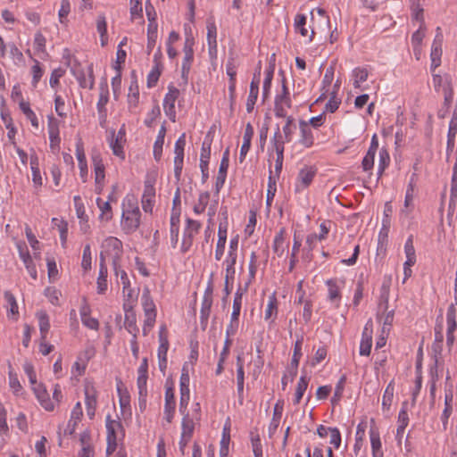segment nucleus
Masks as SVG:
<instances>
[{
	"mask_svg": "<svg viewBox=\"0 0 457 457\" xmlns=\"http://www.w3.org/2000/svg\"><path fill=\"white\" fill-rule=\"evenodd\" d=\"M276 184H277V179L275 178V176L272 175V171L270 170V176H269L268 189H267V200H266L268 206L271 205V202L273 201V198L275 196V194L277 191Z\"/></svg>",
	"mask_w": 457,
	"mask_h": 457,
	"instance_id": "45",
	"label": "nucleus"
},
{
	"mask_svg": "<svg viewBox=\"0 0 457 457\" xmlns=\"http://www.w3.org/2000/svg\"><path fill=\"white\" fill-rule=\"evenodd\" d=\"M440 28H437V32H439ZM442 42H443V36L441 33H437L431 49V71L434 72V71L440 66L441 64V56H442Z\"/></svg>",
	"mask_w": 457,
	"mask_h": 457,
	"instance_id": "15",
	"label": "nucleus"
},
{
	"mask_svg": "<svg viewBox=\"0 0 457 457\" xmlns=\"http://www.w3.org/2000/svg\"><path fill=\"white\" fill-rule=\"evenodd\" d=\"M306 16L304 14H297L295 18V27L303 37L308 35V30L305 29Z\"/></svg>",
	"mask_w": 457,
	"mask_h": 457,
	"instance_id": "54",
	"label": "nucleus"
},
{
	"mask_svg": "<svg viewBox=\"0 0 457 457\" xmlns=\"http://www.w3.org/2000/svg\"><path fill=\"white\" fill-rule=\"evenodd\" d=\"M390 157L386 149L382 148L379 151V164H378V174L379 176L383 173L386 167L389 164Z\"/></svg>",
	"mask_w": 457,
	"mask_h": 457,
	"instance_id": "56",
	"label": "nucleus"
},
{
	"mask_svg": "<svg viewBox=\"0 0 457 457\" xmlns=\"http://www.w3.org/2000/svg\"><path fill=\"white\" fill-rule=\"evenodd\" d=\"M36 316L38 320L40 337L41 339H46L50 328L49 317L45 311H38Z\"/></svg>",
	"mask_w": 457,
	"mask_h": 457,
	"instance_id": "29",
	"label": "nucleus"
},
{
	"mask_svg": "<svg viewBox=\"0 0 457 457\" xmlns=\"http://www.w3.org/2000/svg\"><path fill=\"white\" fill-rule=\"evenodd\" d=\"M107 267L104 262V253L101 256L99 276L97 278V292L104 294L107 290Z\"/></svg>",
	"mask_w": 457,
	"mask_h": 457,
	"instance_id": "28",
	"label": "nucleus"
},
{
	"mask_svg": "<svg viewBox=\"0 0 457 457\" xmlns=\"http://www.w3.org/2000/svg\"><path fill=\"white\" fill-rule=\"evenodd\" d=\"M308 383H309V379L305 376H302L300 378L299 382L296 386V389H295V399H294L295 404H298L300 403L305 390L307 389Z\"/></svg>",
	"mask_w": 457,
	"mask_h": 457,
	"instance_id": "41",
	"label": "nucleus"
},
{
	"mask_svg": "<svg viewBox=\"0 0 457 457\" xmlns=\"http://www.w3.org/2000/svg\"><path fill=\"white\" fill-rule=\"evenodd\" d=\"M31 71H32V76H33L32 86L34 87H36L38 81L42 78L43 72H44L42 68L40 67V63L38 61H35V64L32 66Z\"/></svg>",
	"mask_w": 457,
	"mask_h": 457,
	"instance_id": "60",
	"label": "nucleus"
},
{
	"mask_svg": "<svg viewBox=\"0 0 457 457\" xmlns=\"http://www.w3.org/2000/svg\"><path fill=\"white\" fill-rule=\"evenodd\" d=\"M104 253V261L105 257L112 260L114 272L119 275V260L122 254V243L117 237H110L106 238L103 244V251L100 257Z\"/></svg>",
	"mask_w": 457,
	"mask_h": 457,
	"instance_id": "2",
	"label": "nucleus"
},
{
	"mask_svg": "<svg viewBox=\"0 0 457 457\" xmlns=\"http://www.w3.org/2000/svg\"><path fill=\"white\" fill-rule=\"evenodd\" d=\"M123 295L125 297L124 303H130L131 309H134L137 295L131 288L130 285L129 286V288L123 289Z\"/></svg>",
	"mask_w": 457,
	"mask_h": 457,
	"instance_id": "62",
	"label": "nucleus"
},
{
	"mask_svg": "<svg viewBox=\"0 0 457 457\" xmlns=\"http://www.w3.org/2000/svg\"><path fill=\"white\" fill-rule=\"evenodd\" d=\"M91 161L95 173V181L105 180V167L101 154L98 151H93Z\"/></svg>",
	"mask_w": 457,
	"mask_h": 457,
	"instance_id": "20",
	"label": "nucleus"
},
{
	"mask_svg": "<svg viewBox=\"0 0 457 457\" xmlns=\"http://www.w3.org/2000/svg\"><path fill=\"white\" fill-rule=\"evenodd\" d=\"M415 185H416V174H412L411 177L410 182L407 186L403 208L401 211L402 214L405 215L406 217H408L414 209L413 200H414Z\"/></svg>",
	"mask_w": 457,
	"mask_h": 457,
	"instance_id": "13",
	"label": "nucleus"
},
{
	"mask_svg": "<svg viewBox=\"0 0 457 457\" xmlns=\"http://www.w3.org/2000/svg\"><path fill=\"white\" fill-rule=\"evenodd\" d=\"M48 278L50 280H54L58 275V269L54 258H46Z\"/></svg>",
	"mask_w": 457,
	"mask_h": 457,
	"instance_id": "61",
	"label": "nucleus"
},
{
	"mask_svg": "<svg viewBox=\"0 0 457 457\" xmlns=\"http://www.w3.org/2000/svg\"><path fill=\"white\" fill-rule=\"evenodd\" d=\"M45 295L48 298L49 302L54 305H59V296L61 292L54 287H48L45 289Z\"/></svg>",
	"mask_w": 457,
	"mask_h": 457,
	"instance_id": "53",
	"label": "nucleus"
},
{
	"mask_svg": "<svg viewBox=\"0 0 457 457\" xmlns=\"http://www.w3.org/2000/svg\"><path fill=\"white\" fill-rule=\"evenodd\" d=\"M188 12H187V22L184 24L185 44H195V35L197 33L194 26L195 18V0H187Z\"/></svg>",
	"mask_w": 457,
	"mask_h": 457,
	"instance_id": "5",
	"label": "nucleus"
},
{
	"mask_svg": "<svg viewBox=\"0 0 457 457\" xmlns=\"http://www.w3.org/2000/svg\"><path fill=\"white\" fill-rule=\"evenodd\" d=\"M200 224L194 220L187 219V226L185 228L183 240H182V250L187 252L193 244V238L198 234Z\"/></svg>",
	"mask_w": 457,
	"mask_h": 457,
	"instance_id": "10",
	"label": "nucleus"
},
{
	"mask_svg": "<svg viewBox=\"0 0 457 457\" xmlns=\"http://www.w3.org/2000/svg\"><path fill=\"white\" fill-rule=\"evenodd\" d=\"M195 428L194 421L188 417L185 416L182 420V434L181 436L185 439H191Z\"/></svg>",
	"mask_w": 457,
	"mask_h": 457,
	"instance_id": "43",
	"label": "nucleus"
},
{
	"mask_svg": "<svg viewBox=\"0 0 457 457\" xmlns=\"http://www.w3.org/2000/svg\"><path fill=\"white\" fill-rule=\"evenodd\" d=\"M165 328H162L159 333L160 345L158 347L157 355L158 358H167V352L169 349V341L166 337Z\"/></svg>",
	"mask_w": 457,
	"mask_h": 457,
	"instance_id": "34",
	"label": "nucleus"
},
{
	"mask_svg": "<svg viewBox=\"0 0 457 457\" xmlns=\"http://www.w3.org/2000/svg\"><path fill=\"white\" fill-rule=\"evenodd\" d=\"M193 46L194 44H185L184 46V61L182 63V75L183 77L186 76L189 72L190 70V64L193 61L194 52H193Z\"/></svg>",
	"mask_w": 457,
	"mask_h": 457,
	"instance_id": "31",
	"label": "nucleus"
},
{
	"mask_svg": "<svg viewBox=\"0 0 457 457\" xmlns=\"http://www.w3.org/2000/svg\"><path fill=\"white\" fill-rule=\"evenodd\" d=\"M142 305L146 319V325L154 327L156 318V310L154 301L151 299L149 292H144L141 297Z\"/></svg>",
	"mask_w": 457,
	"mask_h": 457,
	"instance_id": "11",
	"label": "nucleus"
},
{
	"mask_svg": "<svg viewBox=\"0 0 457 457\" xmlns=\"http://www.w3.org/2000/svg\"><path fill=\"white\" fill-rule=\"evenodd\" d=\"M370 444L372 449L373 457H383L384 453L382 451L380 436L377 429L371 428L370 430Z\"/></svg>",
	"mask_w": 457,
	"mask_h": 457,
	"instance_id": "27",
	"label": "nucleus"
},
{
	"mask_svg": "<svg viewBox=\"0 0 457 457\" xmlns=\"http://www.w3.org/2000/svg\"><path fill=\"white\" fill-rule=\"evenodd\" d=\"M112 196L109 195V200H112ZM96 204L101 211L100 220L109 221L112 218V207L110 201H103L101 198L96 199Z\"/></svg>",
	"mask_w": 457,
	"mask_h": 457,
	"instance_id": "30",
	"label": "nucleus"
},
{
	"mask_svg": "<svg viewBox=\"0 0 457 457\" xmlns=\"http://www.w3.org/2000/svg\"><path fill=\"white\" fill-rule=\"evenodd\" d=\"M404 253L406 255V260H409L410 262H416V253H415V248L413 245L412 236H410L405 242Z\"/></svg>",
	"mask_w": 457,
	"mask_h": 457,
	"instance_id": "50",
	"label": "nucleus"
},
{
	"mask_svg": "<svg viewBox=\"0 0 457 457\" xmlns=\"http://www.w3.org/2000/svg\"><path fill=\"white\" fill-rule=\"evenodd\" d=\"M48 134L50 139L51 149H58L60 144L59 128L57 122L54 119H50L48 124Z\"/></svg>",
	"mask_w": 457,
	"mask_h": 457,
	"instance_id": "26",
	"label": "nucleus"
},
{
	"mask_svg": "<svg viewBox=\"0 0 457 457\" xmlns=\"http://www.w3.org/2000/svg\"><path fill=\"white\" fill-rule=\"evenodd\" d=\"M363 436H364V428L361 426V424H359L357 427L355 444L353 446V450H354V453L356 455L359 453V452L361 451V449L362 447Z\"/></svg>",
	"mask_w": 457,
	"mask_h": 457,
	"instance_id": "59",
	"label": "nucleus"
},
{
	"mask_svg": "<svg viewBox=\"0 0 457 457\" xmlns=\"http://www.w3.org/2000/svg\"><path fill=\"white\" fill-rule=\"evenodd\" d=\"M125 312L124 326L132 337H137L138 328L137 326V317L134 309H131L130 303H123Z\"/></svg>",
	"mask_w": 457,
	"mask_h": 457,
	"instance_id": "16",
	"label": "nucleus"
},
{
	"mask_svg": "<svg viewBox=\"0 0 457 457\" xmlns=\"http://www.w3.org/2000/svg\"><path fill=\"white\" fill-rule=\"evenodd\" d=\"M212 293V289L208 287L205 290L204 301L202 303V319L204 317H207L209 315V310L212 305V299L210 297V295Z\"/></svg>",
	"mask_w": 457,
	"mask_h": 457,
	"instance_id": "58",
	"label": "nucleus"
},
{
	"mask_svg": "<svg viewBox=\"0 0 457 457\" xmlns=\"http://www.w3.org/2000/svg\"><path fill=\"white\" fill-rule=\"evenodd\" d=\"M284 118L286 119V124L282 128L283 134L280 132V135L282 136L283 146L285 147L286 143H290L293 140V136L297 127L293 116Z\"/></svg>",
	"mask_w": 457,
	"mask_h": 457,
	"instance_id": "22",
	"label": "nucleus"
},
{
	"mask_svg": "<svg viewBox=\"0 0 457 457\" xmlns=\"http://www.w3.org/2000/svg\"><path fill=\"white\" fill-rule=\"evenodd\" d=\"M175 405H176V403H175L173 387L169 386L168 383H167L166 390H165L164 414H165V419L168 422H170L173 418Z\"/></svg>",
	"mask_w": 457,
	"mask_h": 457,
	"instance_id": "21",
	"label": "nucleus"
},
{
	"mask_svg": "<svg viewBox=\"0 0 457 457\" xmlns=\"http://www.w3.org/2000/svg\"><path fill=\"white\" fill-rule=\"evenodd\" d=\"M237 391L238 394H242L244 390V378L245 372L243 368V361L241 357H237Z\"/></svg>",
	"mask_w": 457,
	"mask_h": 457,
	"instance_id": "49",
	"label": "nucleus"
},
{
	"mask_svg": "<svg viewBox=\"0 0 457 457\" xmlns=\"http://www.w3.org/2000/svg\"><path fill=\"white\" fill-rule=\"evenodd\" d=\"M453 392L450 390L448 393H445V410L442 414V421L444 426L447 424L448 419L450 415L452 414V402H453Z\"/></svg>",
	"mask_w": 457,
	"mask_h": 457,
	"instance_id": "40",
	"label": "nucleus"
},
{
	"mask_svg": "<svg viewBox=\"0 0 457 457\" xmlns=\"http://www.w3.org/2000/svg\"><path fill=\"white\" fill-rule=\"evenodd\" d=\"M148 376L146 375H137V385L138 388V394L140 395V400L145 401L146 395H147V388H146V382H147Z\"/></svg>",
	"mask_w": 457,
	"mask_h": 457,
	"instance_id": "52",
	"label": "nucleus"
},
{
	"mask_svg": "<svg viewBox=\"0 0 457 457\" xmlns=\"http://www.w3.org/2000/svg\"><path fill=\"white\" fill-rule=\"evenodd\" d=\"M353 77L354 88H360L361 83L368 79L369 71L366 68L357 67L353 71Z\"/></svg>",
	"mask_w": 457,
	"mask_h": 457,
	"instance_id": "35",
	"label": "nucleus"
},
{
	"mask_svg": "<svg viewBox=\"0 0 457 457\" xmlns=\"http://www.w3.org/2000/svg\"><path fill=\"white\" fill-rule=\"evenodd\" d=\"M292 106V102L290 98L289 90L286 85L285 79L282 81V89L281 93L278 94L275 98V107L274 112L276 117H287V109H290Z\"/></svg>",
	"mask_w": 457,
	"mask_h": 457,
	"instance_id": "4",
	"label": "nucleus"
},
{
	"mask_svg": "<svg viewBox=\"0 0 457 457\" xmlns=\"http://www.w3.org/2000/svg\"><path fill=\"white\" fill-rule=\"evenodd\" d=\"M140 211L137 205L131 206L129 210H123L121 227L126 234L135 232L140 225Z\"/></svg>",
	"mask_w": 457,
	"mask_h": 457,
	"instance_id": "3",
	"label": "nucleus"
},
{
	"mask_svg": "<svg viewBox=\"0 0 457 457\" xmlns=\"http://www.w3.org/2000/svg\"><path fill=\"white\" fill-rule=\"evenodd\" d=\"M155 202V188L154 181L151 179H146L144 186V192L142 195V208L145 212H152Z\"/></svg>",
	"mask_w": 457,
	"mask_h": 457,
	"instance_id": "9",
	"label": "nucleus"
},
{
	"mask_svg": "<svg viewBox=\"0 0 457 457\" xmlns=\"http://www.w3.org/2000/svg\"><path fill=\"white\" fill-rule=\"evenodd\" d=\"M317 170L312 166H304L302 168L297 175L295 182V192H301L306 189L312 182L316 176Z\"/></svg>",
	"mask_w": 457,
	"mask_h": 457,
	"instance_id": "8",
	"label": "nucleus"
},
{
	"mask_svg": "<svg viewBox=\"0 0 457 457\" xmlns=\"http://www.w3.org/2000/svg\"><path fill=\"white\" fill-rule=\"evenodd\" d=\"M109 101V92L107 87H101L99 99L96 104L97 111L101 117L104 118L106 116V108L105 105Z\"/></svg>",
	"mask_w": 457,
	"mask_h": 457,
	"instance_id": "33",
	"label": "nucleus"
},
{
	"mask_svg": "<svg viewBox=\"0 0 457 457\" xmlns=\"http://www.w3.org/2000/svg\"><path fill=\"white\" fill-rule=\"evenodd\" d=\"M327 286L328 287V298L331 301H335L337 299H340V292L339 287L337 285L336 280L329 279L327 281Z\"/></svg>",
	"mask_w": 457,
	"mask_h": 457,
	"instance_id": "55",
	"label": "nucleus"
},
{
	"mask_svg": "<svg viewBox=\"0 0 457 457\" xmlns=\"http://www.w3.org/2000/svg\"><path fill=\"white\" fill-rule=\"evenodd\" d=\"M124 143V141H120L119 138L114 137V131H112V137L109 141L110 147L112 148L113 154L122 160L125 159V153L123 150Z\"/></svg>",
	"mask_w": 457,
	"mask_h": 457,
	"instance_id": "32",
	"label": "nucleus"
},
{
	"mask_svg": "<svg viewBox=\"0 0 457 457\" xmlns=\"http://www.w3.org/2000/svg\"><path fill=\"white\" fill-rule=\"evenodd\" d=\"M394 392H395L394 383H393V381H391L387 385V386L384 392L383 398H382V408L384 411H389L390 406L393 402V398H394Z\"/></svg>",
	"mask_w": 457,
	"mask_h": 457,
	"instance_id": "38",
	"label": "nucleus"
},
{
	"mask_svg": "<svg viewBox=\"0 0 457 457\" xmlns=\"http://www.w3.org/2000/svg\"><path fill=\"white\" fill-rule=\"evenodd\" d=\"M185 145L186 136L185 134H183L182 136L179 137V138L177 140L175 144L174 165L176 176H179L182 170Z\"/></svg>",
	"mask_w": 457,
	"mask_h": 457,
	"instance_id": "19",
	"label": "nucleus"
},
{
	"mask_svg": "<svg viewBox=\"0 0 457 457\" xmlns=\"http://www.w3.org/2000/svg\"><path fill=\"white\" fill-rule=\"evenodd\" d=\"M253 136V128L250 123H247L245 126V133H244V137H243V145H241V149H240V156H239L240 162H242L245 160V158L250 149L251 140H252Z\"/></svg>",
	"mask_w": 457,
	"mask_h": 457,
	"instance_id": "24",
	"label": "nucleus"
},
{
	"mask_svg": "<svg viewBox=\"0 0 457 457\" xmlns=\"http://www.w3.org/2000/svg\"><path fill=\"white\" fill-rule=\"evenodd\" d=\"M9 386L15 395H22L24 393L23 387L21 385L17 374L12 370L9 371Z\"/></svg>",
	"mask_w": 457,
	"mask_h": 457,
	"instance_id": "44",
	"label": "nucleus"
},
{
	"mask_svg": "<svg viewBox=\"0 0 457 457\" xmlns=\"http://www.w3.org/2000/svg\"><path fill=\"white\" fill-rule=\"evenodd\" d=\"M122 426L119 420H112L111 416L108 415L106 417V429H107V454H111L115 451L117 446V436L116 433L118 430L121 429Z\"/></svg>",
	"mask_w": 457,
	"mask_h": 457,
	"instance_id": "7",
	"label": "nucleus"
},
{
	"mask_svg": "<svg viewBox=\"0 0 457 457\" xmlns=\"http://www.w3.org/2000/svg\"><path fill=\"white\" fill-rule=\"evenodd\" d=\"M157 40V23L149 22L147 28V48L149 52L153 50Z\"/></svg>",
	"mask_w": 457,
	"mask_h": 457,
	"instance_id": "39",
	"label": "nucleus"
},
{
	"mask_svg": "<svg viewBox=\"0 0 457 457\" xmlns=\"http://www.w3.org/2000/svg\"><path fill=\"white\" fill-rule=\"evenodd\" d=\"M207 41L209 46V54L211 59L217 56V28L212 18L206 21Z\"/></svg>",
	"mask_w": 457,
	"mask_h": 457,
	"instance_id": "14",
	"label": "nucleus"
},
{
	"mask_svg": "<svg viewBox=\"0 0 457 457\" xmlns=\"http://www.w3.org/2000/svg\"><path fill=\"white\" fill-rule=\"evenodd\" d=\"M456 318V307L453 303H452L447 309L446 314V322H447V330L449 332L455 331L457 323L455 320Z\"/></svg>",
	"mask_w": 457,
	"mask_h": 457,
	"instance_id": "47",
	"label": "nucleus"
},
{
	"mask_svg": "<svg viewBox=\"0 0 457 457\" xmlns=\"http://www.w3.org/2000/svg\"><path fill=\"white\" fill-rule=\"evenodd\" d=\"M242 296L243 293L239 290L235 294L234 301H233V311L231 314V322L237 321L240 314L241 305H242Z\"/></svg>",
	"mask_w": 457,
	"mask_h": 457,
	"instance_id": "42",
	"label": "nucleus"
},
{
	"mask_svg": "<svg viewBox=\"0 0 457 457\" xmlns=\"http://www.w3.org/2000/svg\"><path fill=\"white\" fill-rule=\"evenodd\" d=\"M76 157L79 162V176L83 182L87 180L88 168L82 141L79 139L76 144Z\"/></svg>",
	"mask_w": 457,
	"mask_h": 457,
	"instance_id": "18",
	"label": "nucleus"
},
{
	"mask_svg": "<svg viewBox=\"0 0 457 457\" xmlns=\"http://www.w3.org/2000/svg\"><path fill=\"white\" fill-rule=\"evenodd\" d=\"M190 355L189 361L182 367L180 377V410L185 408L189 401V382L190 373L194 371V365L198 360V340L196 328L190 337Z\"/></svg>",
	"mask_w": 457,
	"mask_h": 457,
	"instance_id": "1",
	"label": "nucleus"
},
{
	"mask_svg": "<svg viewBox=\"0 0 457 457\" xmlns=\"http://www.w3.org/2000/svg\"><path fill=\"white\" fill-rule=\"evenodd\" d=\"M259 85L260 84H258L257 78H255V79H252L250 84L249 96L246 101V111L249 113L252 112L254 108V104L259 94Z\"/></svg>",
	"mask_w": 457,
	"mask_h": 457,
	"instance_id": "25",
	"label": "nucleus"
},
{
	"mask_svg": "<svg viewBox=\"0 0 457 457\" xmlns=\"http://www.w3.org/2000/svg\"><path fill=\"white\" fill-rule=\"evenodd\" d=\"M272 146L276 152L277 158L275 162V178L278 179L282 170L283 160H284V146L282 141V136L280 135L279 127L277 128L274 136L271 139Z\"/></svg>",
	"mask_w": 457,
	"mask_h": 457,
	"instance_id": "6",
	"label": "nucleus"
},
{
	"mask_svg": "<svg viewBox=\"0 0 457 457\" xmlns=\"http://www.w3.org/2000/svg\"><path fill=\"white\" fill-rule=\"evenodd\" d=\"M285 242V228H281L278 233L275 236L273 242V251L278 256H282L285 252L284 248Z\"/></svg>",
	"mask_w": 457,
	"mask_h": 457,
	"instance_id": "36",
	"label": "nucleus"
},
{
	"mask_svg": "<svg viewBox=\"0 0 457 457\" xmlns=\"http://www.w3.org/2000/svg\"><path fill=\"white\" fill-rule=\"evenodd\" d=\"M73 74L83 88H92L94 86L93 67L89 65L87 69H76Z\"/></svg>",
	"mask_w": 457,
	"mask_h": 457,
	"instance_id": "17",
	"label": "nucleus"
},
{
	"mask_svg": "<svg viewBox=\"0 0 457 457\" xmlns=\"http://www.w3.org/2000/svg\"><path fill=\"white\" fill-rule=\"evenodd\" d=\"M32 390L38 400L40 405L46 411H51L54 409V401L50 399L49 394L45 385L39 383L32 386Z\"/></svg>",
	"mask_w": 457,
	"mask_h": 457,
	"instance_id": "12",
	"label": "nucleus"
},
{
	"mask_svg": "<svg viewBox=\"0 0 457 457\" xmlns=\"http://www.w3.org/2000/svg\"><path fill=\"white\" fill-rule=\"evenodd\" d=\"M278 313V306H277V299L274 295L270 296L269 302L265 310V320H270L277 316Z\"/></svg>",
	"mask_w": 457,
	"mask_h": 457,
	"instance_id": "48",
	"label": "nucleus"
},
{
	"mask_svg": "<svg viewBox=\"0 0 457 457\" xmlns=\"http://www.w3.org/2000/svg\"><path fill=\"white\" fill-rule=\"evenodd\" d=\"M20 108L22 111V112L25 114L28 120L31 122V125L37 129L38 128V120L36 116V113L30 109L29 104L28 102H25L21 100L20 102Z\"/></svg>",
	"mask_w": 457,
	"mask_h": 457,
	"instance_id": "37",
	"label": "nucleus"
},
{
	"mask_svg": "<svg viewBox=\"0 0 457 457\" xmlns=\"http://www.w3.org/2000/svg\"><path fill=\"white\" fill-rule=\"evenodd\" d=\"M71 11V4L69 0H62L61 8L59 10V21L61 23H64L66 17Z\"/></svg>",
	"mask_w": 457,
	"mask_h": 457,
	"instance_id": "64",
	"label": "nucleus"
},
{
	"mask_svg": "<svg viewBox=\"0 0 457 457\" xmlns=\"http://www.w3.org/2000/svg\"><path fill=\"white\" fill-rule=\"evenodd\" d=\"M299 128L301 132L300 143L307 148L312 146L314 137L309 123L307 121L301 120L299 122Z\"/></svg>",
	"mask_w": 457,
	"mask_h": 457,
	"instance_id": "23",
	"label": "nucleus"
},
{
	"mask_svg": "<svg viewBox=\"0 0 457 457\" xmlns=\"http://www.w3.org/2000/svg\"><path fill=\"white\" fill-rule=\"evenodd\" d=\"M85 396H86V399H85L86 406L89 407L91 409L96 408V403H97L96 395V391L93 386H91V387L86 386Z\"/></svg>",
	"mask_w": 457,
	"mask_h": 457,
	"instance_id": "51",
	"label": "nucleus"
},
{
	"mask_svg": "<svg viewBox=\"0 0 457 457\" xmlns=\"http://www.w3.org/2000/svg\"><path fill=\"white\" fill-rule=\"evenodd\" d=\"M23 370L25 374L28 376L29 383L32 386H36L37 383V376L34 370V367L30 362H25L23 365Z\"/></svg>",
	"mask_w": 457,
	"mask_h": 457,
	"instance_id": "63",
	"label": "nucleus"
},
{
	"mask_svg": "<svg viewBox=\"0 0 457 457\" xmlns=\"http://www.w3.org/2000/svg\"><path fill=\"white\" fill-rule=\"evenodd\" d=\"M274 68L270 67L266 71V76L262 87V100L263 102L268 98L271 87V81L273 79Z\"/></svg>",
	"mask_w": 457,
	"mask_h": 457,
	"instance_id": "46",
	"label": "nucleus"
},
{
	"mask_svg": "<svg viewBox=\"0 0 457 457\" xmlns=\"http://www.w3.org/2000/svg\"><path fill=\"white\" fill-rule=\"evenodd\" d=\"M179 95V89L173 87H169V92L166 94L163 104L175 106V102Z\"/></svg>",
	"mask_w": 457,
	"mask_h": 457,
	"instance_id": "57",
	"label": "nucleus"
}]
</instances>
